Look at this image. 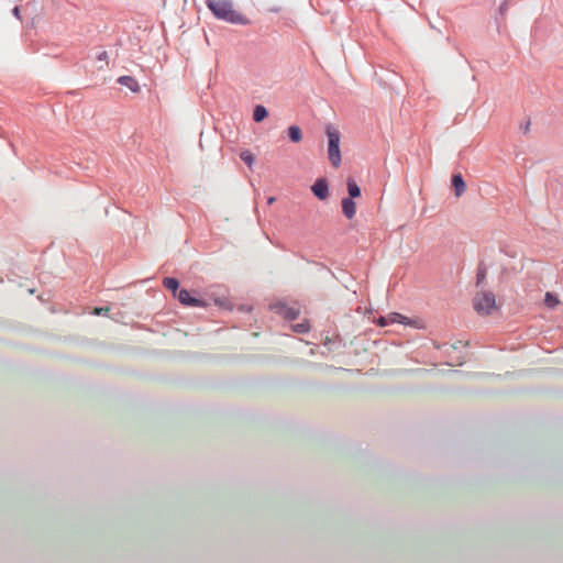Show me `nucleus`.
<instances>
[{"instance_id": "f257e3e1", "label": "nucleus", "mask_w": 563, "mask_h": 563, "mask_svg": "<svg viewBox=\"0 0 563 563\" xmlns=\"http://www.w3.org/2000/svg\"><path fill=\"white\" fill-rule=\"evenodd\" d=\"M207 8L221 21L235 25H249L250 20L234 10L232 0H205Z\"/></svg>"}, {"instance_id": "4be33fe9", "label": "nucleus", "mask_w": 563, "mask_h": 563, "mask_svg": "<svg viewBox=\"0 0 563 563\" xmlns=\"http://www.w3.org/2000/svg\"><path fill=\"white\" fill-rule=\"evenodd\" d=\"M102 310H103V308H96L95 313L100 314Z\"/></svg>"}, {"instance_id": "7ed1b4c3", "label": "nucleus", "mask_w": 563, "mask_h": 563, "mask_svg": "<svg viewBox=\"0 0 563 563\" xmlns=\"http://www.w3.org/2000/svg\"><path fill=\"white\" fill-rule=\"evenodd\" d=\"M474 309L478 314L487 316L496 308V298L492 291L477 292L473 300Z\"/></svg>"}, {"instance_id": "9b49d317", "label": "nucleus", "mask_w": 563, "mask_h": 563, "mask_svg": "<svg viewBox=\"0 0 563 563\" xmlns=\"http://www.w3.org/2000/svg\"><path fill=\"white\" fill-rule=\"evenodd\" d=\"M346 186H347V192H349L347 198L354 199V198H357L361 196V188L358 187V185L356 184V181L353 178H351V177L347 178Z\"/></svg>"}, {"instance_id": "9d476101", "label": "nucleus", "mask_w": 563, "mask_h": 563, "mask_svg": "<svg viewBox=\"0 0 563 563\" xmlns=\"http://www.w3.org/2000/svg\"><path fill=\"white\" fill-rule=\"evenodd\" d=\"M120 85L128 87L131 91L137 92L140 90V86L135 78L131 76H121L117 80Z\"/></svg>"}, {"instance_id": "0eeeda50", "label": "nucleus", "mask_w": 563, "mask_h": 563, "mask_svg": "<svg viewBox=\"0 0 563 563\" xmlns=\"http://www.w3.org/2000/svg\"><path fill=\"white\" fill-rule=\"evenodd\" d=\"M406 317L401 316L397 312H391L385 317H379L377 320V324L380 327H386L390 323H405Z\"/></svg>"}, {"instance_id": "412c9836", "label": "nucleus", "mask_w": 563, "mask_h": 563, "mask_svg": "<svg viewBox=\"0 0 563 563\" xmlns=\"http://www.w3.org/2000/svg\"><path fill=\"white\" fill-rule=\"evenodd\" d=\"M271 12L278 13L280 11V8L275 7L269 9Z\"/></svg>"}, {"instance_id": "ddd939ff", "label": "nucleus", "mask_w": 563, "mask_h": 563, "mask_svg": "<svg viewBox=\"0 0 563 563\" xmlns=\"http://www.w3.org/2000/svg\"><path fill=\"white\" fill-rule=\"evenodd\" d=\"M267 115H268V111L264 106H262V104L255 106V108L253 110V120L255 122H262Z\"/></svg>"}, {"instance_id": "6ab92c4d", "label": "nucleus", "mask_w": 563, "mask_h": 563, "mask_svg": "<svg viewBox=\"0 0 563 563\" xmlns=\"http://www.w3.org/2000/svg\"><path fill=\"white\" fill-rule=\"evenodd\" d=\"M240 158L250 167L254 163V155L250 151L241 152Z\"/></svg>"}, {"instance_id": "6e6552de", "label": "nucleus", "mask_w": 563, "mask_h": 563, "mask_svg": "<svg viewBox=\"0 0 563 563\" xmlns=\"http://www.w3.org/2000/svg\"><path fill=\"white\" fill-rule=\"evenodd\" d=\"M341 206H342V212L346 219L354 218V216L356 213V206H355V202L353 201V199L343 198L341 201Z\"/></svg>"}, {"instance_id": "b1692460", "label": "nucleus", "mask_w": 563, "mask_h": 563, "mask_svg": "<svg viewBox=\"0 0 563 563\" xmlns=\"http://www.w3.org/2000/svg\"><path fill=\"white\" fill-rule=\"evenodd\" d=\"M13 12H14V14H18L19 9H18V8H14Z\"/></svg>"}, {"instance_id": "2eb2a0df", "label": "nucleus", "mask_w": 563, "mask_h": 563, "mask_svg": "<svg viewBox=\"0 0 563 563\" xmlns=\"http://www.w3.org/2000/svg\"><path fill=\"white\" fill-rule=\"evenodd\" d=\"M163 285L172 290L173 292H176L177 289H178V286H179V283L176 278H173V277H165L164 280H163Z\"/></svg>"}, {"instance_id": "5701e85b", "label": "nucleus", "mask_w": 563, "mask_h": 563, "mask_svg": "<svg viewBox=\"0 0 563 563\" xmlns=\"http://www.w3.org/2000/svg\"><path fill=\"white\" fill-rule=\"evenodd\" d=\"M274 201H275V198L274 197H269L268 200H267V203L272 205Z\"/></svg>"}, {"instance_id": "20e7f679", "label": "nucleus", "mask_w": 563, "mask_h": 563, "mask_svg": "<svg viewBox=\"0 0 563 563\" xmlns=\"http://www.w3.org/2000/svg\"><path fill=\"white\" fill-rule=\"evenodd\" d=\"M271 310L282 316L287 320H295L299 316V309L296 307H290L284 301H277L269 306Z\"/></svg>"}, {"instance_id": "f03ea898", "label": "nucleus", "mask_w": 563, "mask_h": 563, "mask_svg": "<svg viewBox=\"0 0 563 563\" xmlns=\"http://www.w3.org/2000/svg\"><path fill=\"white\" fill-rule=\"evenodd\" d=\"M325 133L328 136V158L331 165L336 168L341 165L342 161L340 151L341 134L339 130L331 124L327 125Z\"/></svg>"}, {"instance_id": "f3484780", "label": "nucleus", "mask_w": 563, "mask_h": 563, "mask_svg": "<svg viewBox=\"0 0 563 563\" xmlns=\"http://www.w3.org/2000/svg\"><path fill=\"white\" fill-rule=\"evenodd\" d=\"M291 328L292 331L297 333H307L310 329L309 323L307 321L296 323Z\"/></svg>"}, {"instance_id": "39448f33", "label": "nucleus", "mask_w": 563, "mask_h": 563, "mask_svg": "<svg viewBox=\"0 0 563 563\" xmlns=\"http://www.w3.org/2000/svg\"><path fill=\"white\" fill-rule=\"evenodd\" d=\"M311 191L318 199L325 200L329 197V186L327 179H317L316 183L311 186Z\"/></svg>"}, {"instance_id": "aec40b11", "label": "nucleus", "mask_w": 563, "mask_h": 563, "mask_svg": "<svg viewBox=\"0 0 563 563\" xmlns=\"http://www.w3.org/2000/svg\"><path fill=\"white\" fill-rule=\"evenodd\" d=\"M530 121H527L525 124L520 126L521 131L527 134L530 131Z\"/></svg>"}, {"instance_id": "f8f14e48", "label": "nucleus", "mask_w": 563, "mask_h": 563, "mask_svg": "<svg viewBox=\"0 0 563 563\" xmlns=\"http://www.w3.org/2000/svg\"><path fill=\"white\" fill-rule=\"evenodd\" d=\"M287 135L294 143H299L302 140V132L298 125H290L287 129Z\"/></svg>"}, {"instance_id": "a211bd4d", "label": "nucleus", "mask_w": 563, "mask_h": 563, "mask_svg": "<svg viewBox=\"0 0 563 563\" xmlns=\"http://www.w3.org/2000/svg\"><path fill=\"white\" fill-rule=\"evenodd\" d=\"M509 7H510V0H504V1L500 3V5H499V8H498V14H499V19H500V20H504V19H505V16H506V14H507V11H508Z\"/></svg>"}, {"instance_id": "4468645a", "label": "nucleus", "mask_w": 563, "mask_h": 563, "mask_svg": "<svg viewBox=\"0 0 563 563\" xmlns=\"http://www.w3.org/2000/svg\"><path fill=\"white\" fill-rule=\"evenodd\" d=\"M487 275V267L483 262L478 264L477 272H476V286L479 287L483 285L485 278Z\"/></svg>"}, {"instance_id": "423d86ee", "label": "nucleus", "mask_w": 563, "mask_h": 563, "mask_svg": "<svg viewBox=\"0 0 563 563\" xmlns=\"http://www.w3.org/2000/svg\"><path fill=\"white\" fill-rule=\"evenodd\" d=\"M178 300L185 306H190V307H203L205 306L202 300L194 298L190 295V292L186 289L179 290Z\"/></svg>"}, {"instance_id": "1a4fd4ad", "label": "nucleus", "mask_w": 563, "mask_h": 563, "mask_svg": "<svg viewBox=\"0 0 563 563\" xmlns=\"http://www.w3.org/2000/svg\"><path fill=\"white\" fill-rule=\"evenodd\" d=\"M452 187L456 197H461L465 192L466 185L461 174L452 176Z\"/></svg>"}, {"instance_id": "dca6fc26", "label": "nucleus", "mask_w": 563, "mask_h": 563, "mask_svg": "<svg viewBox=\"0 0 563 563\" xmlns=\"http://www.w3.org/2000/svg\"><path fill=\"white\" fill-rule=\"evenodd\" d=\"M544 303L547 307L553 309L559 303V300L552 292H547Z\"/></svg>"}]
</instances>
